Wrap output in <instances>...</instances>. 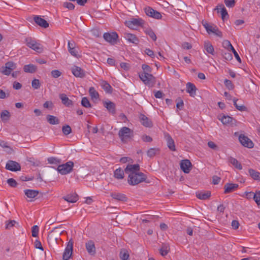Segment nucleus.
<instances>
[{"label": "nucleus", "mask_w": 260, "mask_h": 260, "mask_svg": "<svg viewBox=\"0 0 260 260\" xmlns=\"http://www.w3.org/2000/svg\"><path fill=\"white\" fill-rule=\"evenodd\" d=\"M6 169L13 172H16L20 170L21 166L20 164L16 161L9 160L6 165Z\"/></svg>", "instance_id": "nucleus-11"}, {"label": "nucleus", "mask_w": 260, "mask_h": 260, "mask_svg": "<svg viewBox=\"0 0 260 260\" xmlns=\"http://www.w3.org/2000/svg\"><path fill=\"white\" fill-rule=\"evenodd\" d=\"M34 20L36 24L43 28H47L49 26V23L44 19H43L40 16H35L34 17Z\"/></svg>", "instance_id": "nucleus-16"}, {"label": "nucleus", "mask_w": 260, "mask_h": 260, "mask_svg": "<svg viewBox=\"0 0 260 260\" xmlns=\"http://www.w3.org/2000/svg\"><path fill=\"white\" fill-rule=\"evenodd\" d=\"M145 32L154 41L156 40L157 37L154 32L150 28L146 29Z\"/></svg>", "instance_id": "nucleus-46"}, {"label": "nucleus", "mask_w": 260, "mask_h": 260, "mask_svg": "<svg viewBox=\"0 0 260 260\" xmlns=\"http://www.w3.org/2000/svg\"><path fill=\"white\" fill-rule=\"evenodd\" d=\"M170 250V246L167 244H163L161 248L159 250L160 254L164 256H166Z\"/></svg>", "instance_id": "nucleus-41"}, {"label": "nucleus", "mask_w": 260, "mask_h": 260, "mask_svg": "<svg viewBox=\"0 0 260 260\" xmlns=\"http://www.w3.org/2000/svg\"><path fill=\"white\" fill-rule=\"evenodd\" d=\"M142 139L144 142H151L152 141V138L146 135H143L142 136Z\"/></svg>", "instance_id": "nucleus-63"}, {"label": "nucleus", "mask_w": 260, "mask_h": 260, "mask_svg": "<svg viewBox=\"0 0 260 260\" xmlns=\"http://www.w3.org/2000/svg\"><path fill=\"white\" fill-rule=\"evenodd\" d=\"M103 38L108 42L111 44H115L116 43L117 40L118 38L117 34L115 32L111 33L105 32L103 35Z\"/></svg>", "instance_id": "nucleus-7"}, {"label": "nucleus", "mask_w": 260, "mask_h": 260, "mask_svg": "<svg viewBox=\"0 0 260 260\" xmlns=\"http://www.w3.org/2000/svg\"><path fill=\"white\" fill-rule=\"evenodd\" d=\"M250 176L254 180H260V173L250 169L249 170Z\"/></svg>", "instance_id": "nucleus-43"}, {"label": "nucleus", "mask_w": 260, "mask_h": 260, "mask_svg": "<svg viewBox=\"0 0 260 260\" xmlns=\"http://www.w3.org/2000/svg\"><path fill=\"white\" fill-rule=\"evenodd\" d=\"M125 38L129 42L137 44L139 43V40L136 36L132 34H125Z\"/></svg>", "instance_id": "nucleus-28"}, {"label": "nucleus", "mask_w": 260, "mask_h": 260, "mask_svg": "<svg viewBox=\"0 0 260 260\" xmlns=\"http://www.w3.org/2000/svg\"><path fill=\"white\" fill-rule=\"evenodd\" d=\"M140 170V166L138 164L128 165L124 170L125 173L129 174L130 173L137 172Z\"/></svg>", "instance_id": "nucleus-17"}, {"label": "nucleus", "mask_w": 260, "mask_h": 260, "mask_svg": "<svg viewBox=\"0 0 260 260\" xmlns=\"http://www.w3.org/2000/svg\"><path fill=\"white\" fill-rule=\"evenodd\" d=\"M24 191L25 194L28 198H34L39 194V191L37 190L26 189Z\"/></svg>", "instance_id": "nucleus-31"}, {"label": "nucleus", "mask_w": 260, "mask_h": 260, "mask_svg": "<svg viewBox=\"0 0 260 260\" xmlns=\"http://www.w3.org/2000/svg\"><path fill=\"white\" fill-rule=\"evenodd\" d=\"M191 167V163L188 159L182 160L180 162V168L185 173H188Z\"/></svg>", "instance_id": "nucleus-12"}, {"label": "nucleus", "mask_w": 260, "mask_h": 260, "mask_svg": "<svg viewBox=\"0 0 260 260\" xmlns=\"http://www.w3.org/2000/svg\"><path fill=\"white\" fill-rule=\"evenodd\" d=\"M118 135L122 142H125L133 135V131L129 128L124 126L120 129Z\"/></svg>", "instance_id": "nucleus-5"}, {"label": "nucleus", "mask_w": 260, "mask_h": 260, "mask_svg": "<svg viewBox=\"0 0 260 260\" xmlns=\"http://www.w3.org/2000/svg\"><path fill=\"white\" fill-rule=\"evenodd\" d=\"M140 119L141 122L144 126L148 127L152 126L153 124L152 121L145 115L141 114L140 115Z\"/></svg>", "instance_id": "nucleus-20"}, {"label": "nucleus", "mask_w": 260, "mask_h": 260, "mask_svg": "<svg viewBox=\"0 0 260 260\" xmlns=\"http://www.w3.org/2000/svg\"><path fill=\"white\" fill-rule=\"evenodd\" d=\"M160 150L158 148H150L147 152V156L149 157H153L159 153Z\"/></svg>", "instance_id": "nucleus-37"}, {"label": "nucleus", "mask_w": 260, "mask_h": 260, "mask_svg": "<svg viewBox=\"0 0 260 260\" xmlns=\"http://www.w3.org/2000/svg\"><path fill=\"white\" fill-rule=\"evenodd\" d=\"M86 249L88 253L91 255H94L96 253V249L94 243L92 240H89L85 244Z\"/></svg>", "instance_id": "nucleus-15"}, {"label": "nucleus", "mask_w": 260, "mask_h": 260, "mask_svg": "<svg viewBox=\"0 0 260 260\" xmlns=\"http://www.w3.org/2000/svg\"><path fill=\"white\" fill-rule=\"evenodd\" d=\"M39 227L37 225H34L32 228L31 234L32 236L34 237H37L38 236Z\"/></svg>", "instance_id": "nucleus-54"}, {"label": "nucleus", "mask_w": 260, "mask_h": 260, "mask_svg": "<svg viewBox=\"0 0 260 260\" xmlns=\"http://www.w3.org/2000/svg\"><path fill=\"white\" fill-rule=\"evenodd\" d=\"M119 256L121 260H129V255L128 251L125 249L121 250Z\"/></svg>", "instance_id": "nucleus-42"}, {"label": "nucleus", "mask_w": 260, "mask_h": 260, "mask_svg": "<svg viewBox=\"0 0 260 260\" xmlns=\"http://www.w3.org/2000/svg\"><path fill=\"white\" fill-rule=\"evenodd\" d=\"M10 117V113L7 110H3L1 113V118L4 122L9 121Z\"/></svg>", "instance_id": "nucleus-32"}, {"label": "nucleus", "mask_w": 260, "mask_h": 260, "mask_svg": "<svg viewBox=\"0 0 260 260\" xmlns=\"http://www.w3.org/2000/svg\"><path fill=\"white\" fill-rule=\"evenodd\" d=\"M11 72L12 71L11 70H9L8 69H6L5 66L2 67L1 69V72L5 75H9Z\"/></svg>", "instance_id": "nucleus-60"}, {"label": "nucleus", "mask_w": 260, "mask_h": 260, "mask_svg": "<svg viewBox=\"0 0 260 260\" xmlns=\"http://www.w3.org/2000/svg\"><path fill=\"white\" fill-rule=\"evenodd\" d=\"M104 106L107 108L109 112L114 114L116 112L115 104L111 101H105L103 103Z\"/></svg>", "instance_id": "nucleus-19"}, {"label": "nucleus", "mask_w": 260, "mask_h": 260, "mask_svg": "<svg viewBox=\"0 0 260 260\" xmlns=\"http://www.w3.org/2000/svg\"><path fill=\"white\" fill-rule=\"evenodd\" d=\"M202 25L204 26L205 28L206 29L207 32L210 34L214 32V30H215V28L217 27V26L214 25H210L209 24L207 21L205 20H203L202 22Z\"/></svg>", "instance_id": "nucleus-25"}, {"label": "nucleus", "mask_w": 260, "mask_h": 260, "mask_svg": "<svg viewBox=\"0 0 260 260\" xmlns=\"http://www.w3.org/2000/svg\"><path fill=\"white\" fill-rule=\"evenodd\" d=\"M144 10L146 14L149 17L157 19H159L161 18L162 16L161 14L150 7L145 8Z\"/></svg>", "instance_id": "nucleus-10"}, {"label": "nucleus", "mask_w": 260, "mask_h": 260, "mask_svg": "<svg viewBox=\"0 0 260 260\" xmlns=\"http://www.w3.org/2000/svg\"><path fill=\"white\" fill-rule=\"evenodd\" d=\"M101 85L107 93H111L112 92V88L107 81L102 80L101 81Z\"/></svg>", "instance_id": "nucleus-29"}, {"label": "nucleus", "mask_w": 260, "mask_h": 260, "mask_svg": "<svg viewBox=\"0 0 260 260\" xmlns=\"http://www.w3.org/2000/svg\"><path fill=\"white\" fill-rule=\"evenodd\" d=\"M144 23L143 20L140 18H133L125 22L126 25L129 28L134 29L135 26H142Z\"/></svg>", "instance_id": "nucleus-9"}, {"label": "nucleus", "mask_w": 260, "mask_h": 260, "mask_svg": "<svg viewBox=\"0 0 260 260\" xmlns=\"http://www.w3.org/2000/svg\"><path fill=\"white\" fill-rule=\"evenodd\" d=\"M7 183L10 186L13 187H16L17 185V183L16 180L13 178L8 179L7 180Z\"/></svg>", "instance_id": "nucleus-58"}, {"label": "nucleus", "mask_w": 260, "mask_h": 260, "mask_svg": "<svg viewBox=\"0 0 260 260\" xmlns=\"http://www.w3.org/2000/svg\"><path fill=\"white\" fill-rule=\"evenodd\" d=\"M62 226L61 225H59L58 226L54 228L50 232H49L48 234V237H50L52 236V234L54 233H56L57 235H61L62 233L63 232V231L61 230H58L60 229H61Z\"/></svg>", "instance_id": "nucleus-45"}, {"label": "nucleus", "mask_w": 260, "mask_h": 260, "mask_svg": "<svg viewBox=\"0 0 260 260\" xmlns=\"http://www.w3.org/2000/svg\"><path fill=\"white\" fill-rule=\"evenodd\" d=\"M59 98L61 100L62 103L67 107H71L73 105V102L72 100H70L67 95L64 93L59 94Z\"/></svg>", "instance_id": "nucleus-22"}, {"label": "nucleus", "mask_w": 260, "mask_h": 260, "mask_svg": "<svg viewBox=\"0 0 260 260\" xmlns=\"http://www.w3.org/2000/svg\"><path fill=\"white\" fill-rule=\"evenodd\" d=\"M63 6L64 7L68 8L69 10H73L75 8L74 5L69 2L63 3Z\"/></svg>", "instance_id": "nucleus-61"}, {"label": "nucleus", "mask_w": 260, "mask_h": 260, "mask_svg": "<svg viewBox=\"0 0 260 260\" xmlns=\"http://www.w3.org/2000/svg\"><path fill=\"white\" fill-rule=\"evenodd\" d=\"M223 124H234L236 122V120L229 116L223 115L221 118H219Z\"/></svg>", "instance_id": "nucleus-24"}, {"label": "nucleus", "mask_w": 260, "mask_h": 260, "mask_svg": "<svg viewBox=\"0 0 260 260\" xmlns=\"http://www.w3.org/2000/svg\"><path fill=\"white\" fill-rule=\"evenodd\" d=\"M16 221L14 220H10L6 222V229H9L13 227L16 223Z\"/></svg>", "instance_id": "nucleus-56"}, {"label": "nucleus", "mask_w": 260, "mask_h": 260, "mask_svg": "<svg viewBox=\"0 0 260 260\" xmlns=\"http://www.w3.org/2000/svg\"><path fill=\"white\" fill-rule=\"evenodd\" d=\"M62 199L68 202L74 203H76L78 201V197L76 193H74L64 196L62 197Z\"/></svg>", "instance_id": "nucleus-23"}, {"label": "nucleus", "mask_w": 260, "mask_h": 260, "mask_svg": "<svg viewBox=\"0 0 260 260\" xmlns=\"http://www.w3.org/2000/svg\"><path fill=\"white\" fill-rule=\"evenodd\" d=\"M124 171L121 169H117L114 172V177L117 179H122L124 178Z\"/></svg>", "instance_id": "nucleus-38"}, {"label": "nucleus", "mask_w": 260, "mask_h": 260, "mask_svg": "<svg viewBox=\"0 0 260 260\" xmlns=\"http://www.w3.org/2000/svg\"><path fill=\"white\" fill-rule=\"evenodd\" d=\"M62 133L65 135H68L72 132L71 127L68 125H64L62 127Z\"/></svg>", "instance_id": "nucleus-49"}, {"label": "nucleus", "mask_w": 260, "mask_h": 260, "mask_svg": "<svg viewBox=\"0 0 260 260\" xmlns=\"http://www.w3.org/2000/svg\"><path fill=\"white\" fill-rule=\"evenodd\" d=\"M196 90L197 88L193 84L190 82H188L186 84V91L190 96L194 97L196 95Z\"/></svg>", "instance_id": "nucleus-21"}, {"label": "nucleus", "mask_w": 260, "mask_h": 260, "mask_svg": "<svg viewBox=\"0 0 260 260\" xmlns=\"http://www.w3.org/2000/svg\"><path fill=\"white\" fill-rule=\"evenodd\" d=\"M143 72L139 74V77L143 83L150 87L154 86L156 83L155 78L150 73L151 72V68L148 65L143 64L142 66Z\"/></svg>", "instance_id": "nucleus-1"}, {"label": "nucleus", "mask_w": 260, "mask_h": 260, "mask_svg": "<svg viewBox=\"0 0 260 260\" xmlns=\"http://www.w3.org/2000/svg\"><path fill=\"white\" fill-rule=\"evenodd\" d=\"M81 105L85 108H90L91 105L86 97H84L81 100Z\"/></svg>", "instance_id": "nucleus-48"}, {"label": "nucleus", "mask_w": 260, "mask_h": 260, "mask_svg": "<svg viewBox=\"0 0 260 260\" xmlns=\"http://www.w3.org/2000/svg\"><path fill=\"white\" fill-rule=\"evenodd\" d=\"M0 146L3 148L9 149V153H11V151H13L12 149L8 145V143L4 141L0 140Z\"/></svg>", "instance_id": "nucleus-55"}, {"label": "nucleus", "mask_w": 260, "mask_h": 260, "mask_svg": "<svg viewBox=\"0 0 260 260\" xmlns=\"http://www.w3.org/2000/svg\"><path fill=\"white\" fill-rule=\"evenodd\" d=\"M75 43L74 42H68V47L69 52L72 56L77 57L78 52L75 49Z\"/></svg>", "instance_id": "nucleus-26"}, {"label": "nucleus", "mask_w": 260, "mask_h": 260, "mask_svg": "<svg viewBox=\"0 0 260 260\" xmlns=\"http://www.w3.org/2000/svg\"><path fill=\"white\" fill-rule=\"evenodd\" d=\"M25 43L27 47L38 53H41L43 51V46L30 37L26 38L25 39Z\"/></svg>", "instance_id": "nucleus-3"}, {"label": "nucleus", "mask_w": 260, "mask_h": 260, "mask_svg": "<svg viewBox=\"0 0 260 260\" xmlns=\"http://www.w3.org/2000/svg\"><path fill=\"white\" fill-rule=\"evenodd\" d=\"M48 161L50 164H60L61 162L60 159L54 157H50L48 158Z\"/></svg>", "instance_id": "nucleus-47"}, {"label": "nucleus", "mask_w": 260, "mask_h": 260, "mask_svg": "<svg viewBox=\"0 0 260 260\" xmlns=\"http://www.w3.org/2000/svg\"><path fill=\"white\" fill-rule=\"evenodd\" d=\"M31 86L35 89H39L40 87V81L37 79H34L31 82Z\"/></svg>", "instance_id": "nucleus-51"}, {"label": "nucleus", "mask_w": 260, "mask_h": 260, "mask_svg": "<svg viewBox=\"0 0 260 260\" xmlns=\"http://www.w3.org/2000/svg\"><path fill=\"white\" fill-rule=\"evenodd\" d=\"M219 9L220 10V13L222 20H223L226 16H229L228 12L222 4L218 5L215 10H219ZM218 12H219V11H218Z\"/></svg>", "instance_id": "nucleus-30"}, {"label": "nucleus", "mask_w": 260, "mask_h": 260, "mask_svg": "<svg viewBox=\"0 0 260 260\" xmlns=\"http://www.w3.org/2000/svg\"><path fill=\"white\" fill-rule=\"evenodd\" d=\"M73 241L72 239H70L68 243L67 246L64 251L62 255L63 260H69L73 253Z\"/></svg>", "instance_id": "nucleus-6"}, {"label": "nucleus", "mask_w": 260, "mask_h": 260, "mask_svg": "<svg viewBox=\"0 0 260 260\" xmlns=\"http://www.w3.org/2000/svg\"><path fill=\"white\" fill-rule=\"evenodd\" d=\"M72 72L76 77L84 78L85 76V73L83 70L80 67L74 66L72 68Z\"/></svg>", "instance_id": "nucleus-13"}, {"label": "nucleus", "mask_w": 260, "mask_h": 260, "mask_svg": "<svg viewBox=\"0 0 260 260\" xmlns=\"http://www.w3.org/2000/svg\"><path fill=\"white\" fill-rule=\"evenodd\" d=\"M224 83L225 85V86L230 90L233 89L234 88V85L233 84L231 81L228 79H225L224 81Z\"/></svg>", "instance_id": "nucleus-53"}, {"label": "nucleus", "mask_w": 260, "mask_h": 260, "mask_svg": "<svg viewBox=\"0 0 260 260\" xmlns=\"http://www.w3.org/2000/svg\"><path fill=\"white\" fill-rule=\"evenodd\" d=\"M239 185L235 183H226L224 186V193H231L238 188Z\"/></svg>", "instance_id": "nucleus-18"}, {"label": "nucleus", "mask_w": 260, "mask_h": 260, "mask_svg": "<svg viewBox=\"0 0 260 260\" xmlns=\"http://www.w3.org/2000/svg\"><path fill=\"white\" fill-rule=\"evenodd\" d=\"M229 161L236 168L239 170L242 169L241 164L235 158L230 156L229 157Z\"/></svg>", "instance_id": "nucleus-34"}, {"label": "nucleus", "mask_w": 260, "mask_h": 260, "mask_svg": "<svg viewBox=\"0 0 260 260\" xmlns=\"http://www.w3.org/2000/svg\"><path fill=\"white\" fill-rule=\"evenodd\" d=\"M197 197L200 200H206L209 198L211 196V192L210 191H206V192H200L197 193L196 194Z\"/></svg>", "instance_id": "nucleus-33"}, {"label": "nucleus", "mask_w": 260, "mask_h": 260, "mask_svg": "<svg viewBox=\"0 0 260 260\" xmlns=\"http://www.w3.org/2000/svg\"><path fill=\"white\" fill-rule=\"evenodd\" d=\"M253 200L258 207H260V191H256L254 194Z\"/></svg>", "instance_id": "nucleus-50"}, {"label": "nucleus", "mask_w": 260, "mask_h": 260, "mask_svg": "<svg viewBox=\"0 0 260 260\" xmlns=\"http://www.w3.org/2000/svg\"><path fill=\"white\" fill-rule=\"evenodd\" d=\"M74 167V162L69 161L62 165H59L57 168V171L62 175H66L71 173Z\"/></svg>", "instance_id": "nucleus-4"}, {"label": "nucleus", "mask_w": 260, "mask_h": 260, "mask_svg": "<svg viewBox=\"0 0 260 260\" xmlns=\"http://www.w3.org/2000/svg\"><path fill=\"white\" fill-rule=\"evenodd\" d=\"M51 74L53 78H57L61 75V73L59 71L55 70L52 71Z\"/></svg>", "instance_id": "nucleus-59"}, {"label": "nucleus", "mask_w": 260, "mask_h": 260, "mask_svg": "<svg viewBox=\"0 0 260 260\" xmlns=\"http://www.w3.org/2000/svg\"><path fill=\"white\" fill-rule=\"evenodd\" d=\"M224 2L226 6V7L229 8H233L235 5V0H224Z\"/></svg>", "instance_id": "nucleus-52"}, {"label": "nucleus", "mask_w": 260, "mask_h": 260, "mask_svg": "<svg viewBox=\"0 0 260 260\" xmlns=\"http://www.w3.org/2000/svg\"><path fill=\"white\" fill-rule=\"evenodd\" d=\"M204 48L208 53H210L212 55L214 54V49L213 46L209 42H205Z\"/></svg>", "instance_id": "nucleus-36"}, {"label": "nucleus", "mask_w": 260, "mask_h": 260, "mask_svg": "<svg viewBox=\"0 0 260 260\" xmlns=\"http://www.w3.org/2000/svg\"><path fill=\"white\" fill-rule=\"evenodd\" d=\"M165 138L167 141L168 148L173 151H176L175 145L174 140L171 136L168 133H165Z\"/></svg>", "instance_id": "nucleus-14"}, {"label": "nucleus", "mask_w": 260, "mask_h": 260, "mask_svg": "<svg viewBox=\"0 0 260 260\" xmlns=\"http://www.w3.org/2000/svg\"><path fill=\"white\" fill-rule=\"evenodd\" d=\"M233 102H234V105L237 109H238V110H239L240 111H245L246 110L247 108L245 106H244L243 105H239L237 103V102L238 101V100L237 99L234 98L233 99Z\"/></svg>", "instance_id": "nucleus-44"}, {"label": "nucleus", "mask_w": 260, "mask_h": 260, "mask_svg": "<svg viewBox=\"0 0 260 260\" xmlns=\"http://www.w3.org/2000/svg\"><path fill=\"white\" fill-rule=\"evenodd\" d=\"M223 46L224 48H227L229 51H231L230 50L232 49V47H233L230 42L228 40H225L223 41Z\"/></svg>", "instance_id": "nucleus-57"}, {"label": "nucleus", "mask_w": 260, "mask_h": 260, "mask_svg": "<svg viewBox=\"0 0 260 260\" xmlns=\"http://www.w3.org/2000/svg\"><path fill=\"white\" fill-rule=\"evenodd\" d=\"M146 179V176L143 173H132L128 175V182L131 185H135L144 181Z\"/></svg>", "instance_id": "nucleus-2"}, {"label": "nucleus", "mask_w": 260, "mask_h": 260, "mask_svg": "<svg viewBox=\"0 0 260 260\" xmlns=\"http://www.w3.org/2000/svg\"><path fill=\"white\" fill-rule=\"evenodd\" d=\"M208 146L209 147H210V148L213 149V150H218V146H217V145L214 143L212 141H209L208 142Z\"/></svg>", "instance_id": "nucleus-62"}, {"label": "nucleus", "mask_w": 260, "mask_h": 260, "mask_svg": "<svg viewBox=\"0 0 260 260\" xmlns=\"http://www.w3.org/2000/svg\"><path fill=\"white\" fill-rule=\"evenodd\" d=\"M111 196L113 199L119 201H126L127 200V198L124 194L120 193L112 192L111 193Z\"/></svg>", "instance_id": "nucleus-27"}, {"label": "nucleus", "mask_w": 260, "mask_h": 260, "mask_svg": "<svg viewBox=\"0 0 260 260\" xmlns=\"http://www.w3.org/2000/svg\"><path fill=\"white\" fill-rule=\"evenodd\" d=\"M47 120L51 124H58L59 123V120L58 118L53 115H47Z\"/></svg>", "instance_id": "nucleus-39"}, {"label": "nucleus", "mask_w": 260, "mask_h": 260, "mask_svg": "<svg viewBox=\"0 0 260 260\" xmlns=\"http://www.w3.org/2000/svg\"><path fill=\"white\" fill-rule=\"evenodd\" d=\"M15 66L14 63L13 62H8L5 64V67L6 69H8L9 70L12 71V70L14 69V66Z\"/></svg>", "instance_id": "nucleus-64"}, {"label": "nucleus", "mask_w": 260, "mask_h": 260, "mask_svg": "<svg viewBox=\"0 0 260 260\" xmlns=\"http://www.w3.org/2000/svg\"><path fill=\"white\" fill-rule=\"evenodd\" d=\"M89 93L92 100H97L99 98V94L95 90L93 87H90L89 89Z\"/></svg>", "instance_id": "nucleus-40"}, {"label": "nucleus", "mask_w": 260, "mask_h": 260, "mask_svg": "<svg viewBox=\"0 0 260 260\" xmlns=\"http://www.w3.org/2000/svg\"><path fill=\"white\" fill-rule=\"evenodd\" d=\"M239 140L240 143L245 147L252 148L254 146V144L252 141L244 135H240L239 136Z\"/></svg>", "instance_id": "nucleus-8"}, {"label": "nucleus", "mask_w": 260, "mask_h": 260, "mask_svg": "<svg viewBox=\"0 0 260 260\" xmlns=\"http://www.w3.org/2000/svg\"><path fill=\"white\" fill-rule=\"evenodd\" d=\"M24 71L26 73H33L36 72L37 67L32 64L25 65L23 67Z\"/></svg>", "instance_id": "nucleus-35"}]
</instances>
